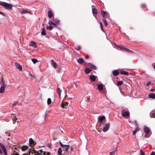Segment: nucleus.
<instances>
[{"label":"nucleus","instance_id":"f257e3e1","mask_svg":"<svg viewBox=\"0 0 155 155\" xmlns=\"http://www.w3.org/2000/svg\"><path fill=\"white\" fill-rule=\"evenodd\" d=\"M0 5L3 6L7 9L11 10L12 9V5L11 4L5 2L0 1Z\"/></svg>","mask_w":155,"mask_h":155},{"label":"nucleus","instance_id":"f03ea898","mask_svg":"<svg viewBox=\"0 0 155 155\" xmlns=\"http://www.w3.org/2000/svg\"><path fill=\"white\" fill-rule=\"evenodd\" d=\"M143 130L145 133V137L147 138L149 137L151 134L150 128L147 127H144Z\"/></svg>","mask_w":155,"mask_h":155},{"label":"nucleus","instance_id":"7ed1b4c3","mask_svg":"<svg viewBox=\"0 0 155 155\" xmlns=\"http://www.w3.org/2000/svg\"><path fill=\"white\" fill-rule=\"evenodd\" d=\"M63 150L65 153H67L68 151V150L70 148V147L69 145H64L62 147Z\"/></svg>","mask_w":155,"mask_h":155},{"label":"nucleus","instance_id":"20e7f679","mask_svg":"<svg viewBox=\"0 0 155 155\" xmlns=\"http://www.w3.org/2000/svg\"><path fill=\"white\" fill-rule=\"evenodd\" d=\"M105 117L104 116H100L98 117V120L100 123L102 124L103 121L105 120Z\"/></svg>","mask_w":155,"mask_h":155},{"label":"nucleus","instance_id":"39448f33","mask_svg":"<svg viewBox=\"0 0 155 155\" xmlns=\"http://www.w3.org/2000/svg\"><path fill=\"white\" fill-rule=\"evenodd\" d=\"M0 147L3 151L5 155H7L6 150L4 145L2 143H0Z\"/></svg>","mask_w":155,"mask_h":155},{"label":"nucleus","instance_id":"423d86ee","mask_svg":"<svg viewBox=\"0 0 155 155\" xmlns=\"http://www.w3.org/2000/svg\"><path fill=\"white\" fill-rule=\"evenodd\" d=\"M110 127V124L109 123L107 124L106 126L104 127L103 129V131L104 132H106L107 131Z\"/></svg>","mask_w":155,"mask_h":155},{"label":"nucleus","instance_id":"0eeeda50","mask_svg":"<svg viewBox=\"0 0 155 155\" xmlns=\"http://www.w3.org/2000/svg\"><path fill=\"white\" fill-rule=\"evenodd\" d=\"M29 143L30 146L32 147L35 145L36 143L32 138H30L29 140Z\"/></svg>","mask_w":155,"mask_h":155},{"label":"nucleus","instance_id":"6e6552de","mask_svg":"<svg viewBox=\"0 0 155 155\" xmlns=\"http://www.w3.org/2000/svg\"><path fill=\"white\" fill-rule=\"evenodd\" d=\"M15 66L17 69H18L20 71H22V66L19 64L17 63H15Z\"/></svg>","mask_w":155,"mask_h":155},{"label":"nucleus","instance_id":"1a4fd4ad","mask_svg":"<svg viewBox=\"0 0 155 155\" xmlns=\"http://www.w3.org/2000/svg\"><path fill=\"white\" fill-rule=\"evenodd\" d=\"M6 86L1 85L0 88V93H2L5 92V90Z\"/></svg>","mask_w":155,"mask_h":155},{"label":"nucleus","instance_id":"9d476101","mask_svg":"<svg viewBox=\"0 0 155 155\" xmlns=\"http://www.w3.org/2000/svg\"><path fill=\"white\" fill-rule=\"evenodd\" d=\"M117 148L116 147L114 150H113L112 151L110 152L109 153V155H113L115 154L117 152Z\"/></svg>","mask_w":155,"mask_h":155},{"label":"nucleus","instance_id":"9b49d317","mask_svg":"<svg viewBox=\"0 0 155 155\" xmlns=\"http://www.w3.org/2000/svg\"><path fill=\"white\" fill-rule=\"evenodd\" d=\"M29 45L33 47L34 48H36L37 45L36 43L33 41H31L29 44Z\"/></svg>","mask_w":155,"mask_h":155},{"label":"nucleus","instance_id":"f8f14e48","mask_svg":"<svg viewBox=\"0 0 155 155\" xmlns=\"http://www.w3.org/2000/svg\"><path fill=\"white\" fill-rule=\"evenodd\" d=\"M96 79V76L93 75H91L90 77V80L92 81H95Z\"/></svg>","mask_w":155,"mask_h":155},{"label":"nucleus","instance_id":"ddd939ff","mask_svg":"<svg viewBox=\"0 0 155 155\" xmlns=\"http://www.w3.org/2000/svg\"><path fill=\"white\" fill-rule=\"evenodd\" d=\"M129 113L127 111H125L122 113V116L124 117H126L129 115Z\"/></svg>","mask_w":155,"mask_h":155},{"label":"nucleus","instance_id":"4468645a","mask_svg":"<svg viewBox=\"0 0 155 155\" xmlns=\"http://www.w3.org/2000/svg\"><path fill=\"white\" fill-rule=\"evenodd\" d=\"M28 148V146L25 145H24L22 146L21 149L22 150V151H25Z\"/></svg>","mask_w":155,"mask_h":155},{"label":"nucleus","instance_id":"2eb2a0df","mask_svg":"<svg viewBox=\"0 0 155 155\" xmlns=\"http://www.w3.org/2000/svg\"><path fill=\"white\" fill-rule=\"evenodd\" d=\"M98 89L100 90H102L103 88V85L102 84H100L98 85Z\"/></svg>","mask_w":155,"mask_h":155},{"label":"nucleus","instance_id":"dca6fc26","mask_svg":"<svg viewBox=\"0 0 155 155\" xmlns=\"http://www.w3.org/2000/svg\"><path fill=\"white\" fill-rule=\"evenodd\" d=\"M149 97L151 98H155V94L154 93H151L149 94Z\"/></svg>","mask_w":155,"mask_h":155},{"label":"nucleus","instance_id":"f3484780","mask_svg":"<svg viewBox=\"0 0 155 155\" xmlns=\"http://www.w3.org/2000/svg\"><path fill=\"white\" fill-rule=\"evenodd\" d=\"M120 73L121 74L125 75H128V72H127L126 71H121L120 72Z\"/></svg>","mask_w":155,"mask_h":155},{"label":"nucleus","instance_id":"a211bd4d","mask_svg":"<svg viewBox=\"0 0 155 155\" xmlns=\"http://www.w3.org/2000/svg\"><path fill=\"white\" fill-rule=\"evenodd\" d=\"M5 81L3 77L2 78V81L1 82V85L6 86L5 84Z\"/></svg>","mask_w":155,"mask_h":155},{"label":"nucleus","instance_id":"6ab92c4d","mask_svg":"<svg viewBox=\"0 0 155 155\" xmlns=\"http://www.w3.org/2000/svg\"><path fill=\"white\" fill-rule=\"evenodd\" d=\"M57 91L58 94H59V96H61V93L62 91L59 88H58L57 89Z\"/></svg>","mask_w":155,"mask_h":155},{"label":"nucleus","instance_id":"aec40b11","mask_svg":"<svg viewBox=\"0 0 155 155\" xmlns=\"http://www.w3.org/2000/svg\"><path fill=\"white\" fill-rule=\"evenodd\" d=\"M21 13H22L23 14H26V13H29L30 14L31 12L29 11H28L26 10H23L21 12Z\"/></svg>","mask_w":155,"mask_h":155},{"label":"nucleus","instance_id":"412c9836","mask_svg":"<svg viewBox=\"0 0 155 155\" xmlns=\"http://www.w3.org/2000/svg\"><path fill=\"white\" fill-rule=\"evenodd\" d=\"M119 72L117 70H114L113 71V74L115 76H117L119 74Z\"/></svg>","mask_w":155,"mask_h":155},{"label":"nucleus","instance_id":"4be33fe9","mask_svg":"<svg viewBox=\"0 0 155 155\" xmlns=\"http://www.w3.org/2000/svg\"><path fill=\"white\" fill-rule=\"evenodd\" d=\"M51 64L54 68H56L57 67V65L56 63L54 62L53 60L51 61Z\"/></svg>","mask_w":155,"mask_h":155},{"label":"nucleus","instance_id":"5701e85b","mask_svg":"<svg viewBox=\"0 0 155 155\" xmlns=\"http://www.w3.org/2000/svg\"><path fill=\"white\" fill-rule=\"evenodd\" d=\"M101 14L103 17H104L105 16V15L107 14V13L106 12L102 10V11H101Z\"/></svg>","mask_w":155,"mask_h":155},{"label":"nucleus","instance_id":"b1692460","mask_svg":"<svg viewBox=\"0 0 155 155\" xmlns=\"http://www.w3.org/2000/svg\"><path fill=\"white\" fill-rule=\"evenodd\" d=\"M48 16L50 18H51L52 17V13L50 11H49L48 12Z\"/></svg>","mask_w":155,"mask_h":155},{"label":"nucleus","instance_id":"393cba45","mask_svg":"<svg viewBox=\"0 0 155 155\" xmlns=\"http://www.w3.org/2000/svg\"><path fill=\"white\" fill-rule=\"evenodd\" d=\"M150 116L151 117H155V112H151L150 113Z\"/></svg>","mask_w":155,"mask_h":155},{"label":"nucleus","instance_id":"a878e982","mask_svg":"<svg viewBox=\"0 0 155 155\" xmlns=\"http://www.w3.org/2000/svg\"><path fill=\"white\" fill-rule=\"evenodd\" d=\"M59 22V21L57 19H55L54 20V25H56L58 24Z\"/></svg>","mask_w":155,"mask_h":155},{"label":"nucleus","instance_id":"bb28decb","mask_svg":"<svg viewBox=\"0 0 155 155\" xmlns=\"http://www.w3.org/2000/svg\"><path fill=\"white\" fill-rule=\"evenodd\" d=\"M89 64L90 65V67L92 68L94 70H96V66L95 65H93L92 64H91V63H89Z\"/></svg>","mask_w":155,"mask_h":155},{"label":"nucleus","instance_id":"cd10ccee","mask_svg":"<svg viewBox=\"0 0 155 155\" xmlns=\"http://www.w3.org/2000/svg\"><path fill=\"white\" fill-rule=\"evenodd\" d=\"M92 12L93 14H96L97 13V11L96 8H92Z\"/></svg>","mask_w":155,"mask_h":155},{"label":"nucleus","instance_id":"c85d7f7f","mask_svg":"<svg viewBox=\"0 0 155 155\" xmlns=\"http://www.w3.org/2000/svg\"><path fill=\"white\" fill-rule=\"evenodd\" d=\"M68 102H65L62 103L61 104V106L62 107L64 108V106H65L66 105H68Z\"/></svg>","mask_w":155,"mask_h":155},{"label":"nucleus","instance_id":"c756f323","mask_svg":"<svg viewBox=\"0 0 155 155\" xmlns=\"http://www.w3.org/2000/svg\"><path fill=\"white\" fill-rule=\"evenodd\" d=\"M85 71L86 73L88 74L91 72V70L89 68H87L85 70Z\"/></svg>","mask_w":155,"mask_h":155},{"label":"nucleus","instance_id":"7c9ffc66","mask_svg":"<svg viewBox=\"0 0 155 155\" xmlns=\"http://www.w3.org/2000/svg\"><path fill=\"white\" fill-rule=\"evenodd\" d=\"M139 128L138 127H137L136 129L133 132V134L135 135L136 133L139 130Z\"/></svg>","mask_w":155,"mask_h":155},{"label":"nucleus","instance_id":"2f4dec72","mask_svg":"<svg viewBox=\"0 0 155 155\" xmlns=\"http://www.w3.org/2000/svg\"><path fill=\"white\" fill-rule=\"evenodd\" d=\"M62 153V150H61V148H59L58 149V153L59 155H61V154Z\"/></svg>","mask_w":155,"mask_h":155},{"label":"nucleus","instance_id":"473e14b6","mask_svg":"<svg viewBox=\"0 0 155 155\" xmlns=\"http://www.w3.org/2000/svg\"><path fill=\"white\" fill-rule=\"evenodd\" d=\"M78 62L79 63L81 64L84 62V60L80 58L78 60Z\"/></svg>","mask_w":155,"mask_h":155},{"label":"nucleus","instance_id":"72a5a7b5","mask_svg":"<svg viewBox=\"0 0 155 155\" xmlns=\"http://www.w3.org/2000/svg\"><path fill=\"white\" fill-rule=\"evenodd\" d=\"M51 102V99L50 98H48L47 100V104L48 105L50 104Z\"/></svg>","mask_w":155,"mask_h":155},{"label":"nucleus","instance_id":"f704fd0d","mask_svg":"<svg viewBox=\"0 0 155 155\" xmlns=\"http://www.w3.org/2000/svg\"><path fill=\"white\" fill-rule=\"evenodd\" d=\"M41 153H43V154L45 155H49L50 154H51V153L50 152H48L46 153L45 152H44L43 151H41Z\"/></svg>","mask_w":155,"mask_h":155},{"label":"nucleus","instance_id":"c9c22d12","mask_svg":"<svg viewBox=\"0 0 155 155\" xmlns=\"http://www.w3.org/2000/svg\"><path fill=\"white\" fill-rule=\"evenodd\" d=\"M35 153L36 154H35V155H42L41 154V153H38V152H37V153H36V152L35 151V150L34 151V152H33L32 153Z\"/></svg>","mask_w":155,"mask_h":155},{"label":"nucleus","instance_id":"e433bc0d","mask_svg":"<svg viewBox=\"0 0 155 155\" xmlns=\"http://www.w3.org/2000/svg\"><path fill=\"white\" fill-rule=\"evenodd\" d=\"M41 34L42 35H46L45 31V29H43V30L41 32Z\"/></svg>","mask_w":155,"mask_h":155},{"label":"nucleus","instance_id":"4c0bfd02","mask_svg":"<svg viewBox=\"0 0 155 155\" xmlns=\"http://www.w3.org/2000/svg\"><path fill=\"white\" fill-rule=\"evenodd\" d=\"M123 83V82L122 81H118L117 82V85H121Z\"/></svg>","mask_w":155,"mask_h":155},{"label":"nucleus","instance_id":"58836bf2","mask_svg":"<svg viewBox=\"0 0 155 155\" xmlns=\"http://www.w3.org/2000/svg\"><path fill=\"white\" fill-rule=\"evenodd\" d=\"M31 60L34 64H35L37 62H38V61L37 59H32Z\"/></svg>","mask_w":155,"mask_h":155},{"label":"nucleus","instance_id":"ea45409f","mask_svg":"<svg viewBox=\"0 0 155 155\" xmlns=\"http://www.w3.org/2000/svg\"><path fill=\"white\" fill-rule=\"evenodd\" d=\"M103 20L104 21V24L106 25L107 26V22L105 20V19L104 18H103Z\"/></svg>","mask_w":155,"mask_h":155},{"label":"nucleus","instance_id":"a19ab883","mask_svg":"<svg viewBox=\"0 0 155 155\" xmlns=\"http://www.w3.org/2000/svg\"><path fill=\"white\" fill-rule=\"evenodd\" d=\"M123 51H126L127 52L130 51V50L128 49H127L126 48L124 47L123 49H122Z\"/></svg>","mask_w":155,"mask_h":155},{"label":"nucleus","instance_id":"79ce46f5","mask_svg":"<svg viewBox=\"0 0 155 155\" xmlns=\"http://www.w3.org/2000/svg\"><path fill=\"white\" fill-rule=\"evenodd\" d=\"M11 155H19L18 153L16 151H14Z\"/></svg>","mask_w":155,"mask_h":155},{"label":"nucleus","instance_id":"37998d69","mask_svg":"<svg viewBox=\"0 0 155 155\" xmlns=\"http://www.w3.org/2000/svg\"><path fill=\"white\" fill-rule=\"evenodd\" d=\"M145 153L143 151L141 150H140V155H145Z\"/></svg>","mask_w":155,"mask_h":155},{"label":"nucleus","instance_id":"c03bdc74","mask_svg":"<svg viewBox=\"0 0 155 155\" xmlns=\"http://www.w3.org/2000/svg\"><path fill=\"white\" fill-rule=\"evenodd\" d=\"M18 103V101H15L13 104H12V106H14L16 105Z\"/></svg>","mask_w":155,"mask_h":155},{"label":"nucleus","instance_id":"a18cd8bd","mask_svg":"<svg viewBox=\"0 0 155 155\" xmlns=\"http://www.w3.org/2000/svg\"><path fill=\"white\" fill-rule=\"evenodd\" d=\"M49 24L50 25H54V22L51 21H49Z\"/></svg>","mask_w":155,"mask_h":155},{"label":"nucleus","instance_id":"49530a36","mask_svg":"<svg viewBox=\"0 0 155 155\" xmlns=\"http://www.w3.org/2000/svg\"><path fill=\"white\" fill-rule=\"evenodd\" d=\"M17 120V118L15 116L14 118L13 119V123L15 124V122Z\"/></svg>","mask_w":155,"mask_h":155},{"label":"nucleus","instance_id":"de8ad7c7","mask_svg":"<svg viewBox=\"0 0 155 155\" xmlns=\"http://www.w3.org/2000/svg\"><path fill=\"white\" fill-rule=\"evenodd\" d=\"M100 26H101V30H102V31H104V30L103 29V24L101 23V22L100 23Z\"/></svg>","mask_w":155,"mask_h":155},{"label":"nucleus","instance_id":"09e8293b","mask_svg":"<svg viewBox=\"0 0 155 155\" xmlns=\"http://www.w3.org/2000/svg\"><path fill=\"white\" fill-rule=\"evenodd\" d=\"M92 97H89V98H87L88 102H90V101L92 99Z\"/></svg>","mask_w":155,"mask_h":155},{"label":"nucleus","instance_id":"8fccbe9b","mask_svg":"<svg viewBox=\"0 0 155 155\" xmlns=\"http://www.w3.org/2000/svg\"><path fill=\"white\" fill-rule=\"evenodd\" d=\"M76 48L77 50H80L81 49L80 46H78L76 47Z\"/></svg>","mask_w":155,"mask_h":155},{"label":"nucleus","instance_id":"3c124183","mask_svg":"<svg viewBox=\"0 0 155 155\" xmlns=\"http://www.w3.org/2000/svg\"><path fill=\"white\" fill-rule=\"evenodd\" d=\"M117 47L118 48L120 49H123V47L121 46H117Z\"/></svg>","mask_w":155,"mask_h":155},{"label":"nucleus","instance_id":"603ef678","mask_svg":"<svg viewBox=\"0 0 155 155\" xmlns=\"http://www.w3.org/2000/svg\"><path fill=\"white\" fill-rule=\"evenodd\" d=\"M150 84H151V82L149 81L147 83V84H146V86H148L149 85H150Z\"/></svg>","mask_w":155,"mask_h":155},{"label":"nucleus","instance_id":"864d4df0","mask_svg":"<svg viewBox=\"0 0 155 155\" xmlns=\"http://www.w3.org/2000/svg\"><path fill=\"white\" fill-rule=\"evenodd\" d=\"M47 146L50 148H51V144H50V143L48 144Z\"/></svg>","mask_w":155,"mask_h":155},{"label":"nucleus","instance_id":"5fc2aeb1","mask_svg":"<svg viewBox=\"0 0 155 155\" xmlns=\"http://www.w3.org/2000/svg\"><path fill=\"white\" fill-rule=\"evenodd\" d=\"M0 14L4 16H5V14L4 13H3V12H1L0 11Z\"/></svg>","mask_w":155,"mask_h":155},{"label":"nucleus","instance_id":"6e6d98bb","mask_svg":"<svg viewBox=\"0 0 155 155\" xmlns=\"http://www.w3.org/2000/svg\"><path fill=\"white\" fill-rule=\"evenodd\" d=\"M150 155H155V152L153 151L152 152Z\"/></svg>","mask_w":155,"mask_h":155},{"label":"nucleus","instance_id":"4d7b16f0","mask_svg":"<svg viewBox=\"0 0 155 155\" xmlns=\"http://www.w3.org/2000/svg\"><path fill=\"white\" fill-rule=\"evenodd\" d=\"M59 143L61 144V147H62L63 146H64V144H62V143L61 142H59Z\"/></svg>","mask_w":155,"mask_h":155},{"label":"nucleus","instance_id":"13d9d810","mask_svg":"<svg viewBox=\"0 0 155 155\" xmlns=\"http://www.w3.org/2000/svg\"><path fill=\"white\" fill-rule=\"evenodd\" d=\"M29 75H30L31 76V77H34H34H35V76H34L33 75L31 74V73H29Z\"/></svg>","mask_w":155,"mask_h":155},{"label":"nucleus","instance_id":"bf43d9fd","mask_svg":"<svg viewBox=\"0 0 155 155\" xmlns=\"http://www.w3.org/2000/svg\"><path fill=\"white\" fill-rule=\"evenodd\" d=\"M0 153L1 154H2L3 153V152L0 148Z\"/></svg>","mask_w":155,"mask_h":155},{"label":"nucleus","instance_id":"052dcab7","mask_svg":"<svg viewBox=\"0 0 155 155\" xmlns=\"http://www.w3.org/2000/svg\"><path fill=\"white\" fill-rule=\"evenodd\" d=\"M49 28L50 30H51L53 28L52 26L51 25H50Z\"/></svg>","mask_w":155,"mask_h":155},{"label":"nucleus","instance_id":"680f3d73","mask_svg":"<svg viewBox=\"0 0 155 155\" xmlns=\"http://www.w3.org/2000/svg\"><path fill=\"white\" fill-rule=\"evenodd\" d=\"M47 115V112L46 111L45 113V119L46 116Z\"/></svg>","mask_w":155,"mask_h":155},{"label":"nucleus","instance_id":"e2e57ef3","mask_svg":"<svg viewBox=\"0 0 155 155\" xmlns=\"http://www.w3.org/2000/svg\"><path fill=\"white\" fill-rule=\"evenodd\" d=\"M89 56L88 55H87L85 57V58L86 59H87L88 58H89Z\"/></svg>","mask_w":155,"mask_h":155},{"label":"nucleus","instance_id":"0e129e2a","mask_svg":"<svg viewBox=\"0 0 155 155\" xmlns=\"http://www.w3.org/2000/svg\"><path fill=\"white\" fill-rule=\"evenodd\" d=\"M23 155H30V154H28V153H24Z\"/></svg>","mask_w":155,"mask_h":155},{"label":"nucleus","instance_id":"69168bd1","mask_svg":"<svg viewBox=\"0 0 155 155\" xmlns=\"http://www.w3.org/2000/svg\"><path fill=\"white\" fill-rule=\"evenodd\" d=\"M142 7H145V5L144 4H143L142 5Z\"/></svg>","mask_w":155,"mask_h":155},{"label":"nucleus","instance_id":"338daca9","mask_svg":"<svg viewBox=\"0 0 155 155\" xmlns=\"http://www.w3.org/2000/svg\"><path fill=\"white\" fill-rule=\"evenodd\" d=\"M154 89H153L152 90H151V92H153V91H154Z\"/></svg>","mask_w":155,"mask_h":155},{"label":"nucleus","instance_id":"774afa93","mask_svg":"<svg viewBox=\"0 0 155 155\" xmlns=\"http://www.w3.org/2000/svg\"><path fill=\"white\" fill-rule=\"evenodd\" d=\"M49 28V27L48 26L47 27V29H48Z\"/></svg>","mask_w":155,"mask_h":155}]
</instances>
